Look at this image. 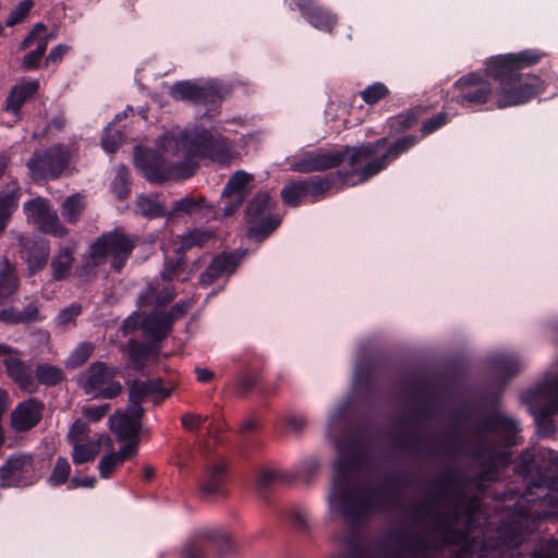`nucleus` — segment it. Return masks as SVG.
<instances>
[{
	"mask_svg": "<svg viewBox=\"0 0 558 558\" xmlns=\"http://www.w3.org/2000/svg\"><path fill=\"white\" fill-rule=\"evenodd\" d=\"M196 377L201 383H208L213 377V373L206 368H197Z\"/></svg>",
	"mask_w": 558,
	"mask_h": 558,
	"instance_id": "obj_59",
	"label": "nucleus"
},
{
	"mask_svg": "<svg viewBox=\"0 0 558 558\" xmlns=\"http://www.w3.org/2000/svg\"><path fill=\"white\" fill-rule=\"evenodd\" d=\"M253 175L244 172L236 171L227 183L222 198L226 202L223 211L226 216L231 215L243 203L247 192L252 187Z\"/></svg>",
	"mask_w": 558,
	"mask_h": 558,
	"instance_id": "obj_17",
	"label": "nucleus"
},
{
	"mask_svg": "<svg viewBox=\"0 0 558 558\" xmlns=\"http://www.w3.org/2000/svg\"><path fill=\"white\" fill-rule=\"evenodd\" d=\"M8 400V392L4 389L0 388V420H2V416L7 410Z\"/></svg>",
	"mask_w": 558,
	"mask_h": 558,
	"instance_id": "obj_61",
	"label": "nucleus"
},
{
	"mask_svg": "<svg viewBox=\"0 0 558 558\" xmlns=\"http://www.w3.org/2000/svg\"><path fill=\"white\" fill-rule=\"evenodd\" d=\"M227 464L225 460L210 462L203 475L201 488L208 496L223 495L226 483Z\"/></svg>",
	"mask_w": 558,
	"mask_h": 558,
	"instance_id": "obj_21",
	"label": "nucleus"
},
{
	"mask_svg": "<svg viewBox=\"0 0 558 558\" xmlns=\"http://www.w3.org/2000/svg\"><path fill=\"white\" fill-rule=\"evenodd\" d=\"M40 319L38 301L31 302L23 311L9 307L0 311V320L4 324H29Z\"/></svg>",
	"mask_w": 558,
	"mask_h": 558,
	"instance_id": "obj_31",
	"label": "nucleus"
},
{
	"mask_svg": "<svg viewBox=\"0 0 558 558\" xmlns=\"http://www.w3.org/2000/svg\"><path fill=\"white\" fill-rule=\"evenodd\" d=\"M155 475H156V471H155L154 466H151L149 464H145L143 466V481L145 483L151 482L155 478Z\"/></svg>",
	"mask_w": 558,
	"mask_h": 558,
	"instance_id": "obj_58",
	"label": "nucleus"
},
{
	"mask_svg": "<svg viewBox=\"0 0 558 558\" xmlns=\"http://www.w3.org/2000/svg\"><path fill=\"white\" fill-rule=\"evenodd\" d=\"M47 27L43 23L34 26L33 31L24 38L21 44L22 49H27L32 45L37 44L35 50L28 52L22 61L25 70H35L40 66L41 59L46 52L49 36L46 35Z\"/></svg>",
	"mask_w": 558,
	"mask_h": 558,
	"instance_id": "obj_18",
	"label": "nucleus"
},
{
	"mask_svg": "<svg viewBox=\"0 0 558 558\" xmlns=\"http://www.w3.org/2000/svg\"><path fill=\"white\" fill-rule=\"evenodd\" d=\"M109 450L110 452L100 459L98 465L102 478L110 477L124 461L132 459L138 452L136 451V442L125 444L119 451Z\"/></svg>",
	"mask_w": 558,
	"mask_h": 558,
	"instance_id": "obj_24",
	"label": "nucleus"
},
{
	"mask_svg": "<svg viewBox=\"0 0 558 558\" xmlns=\"http://www.w3.org/2000/svg\"><path fill=\"white\" fill-rule=\"evenodd\" d=\"M416 119L412 113L399 114L390 120L391 129L396 132H403L414 125Z\"/></svg>",
	"mask_w": 558,
	"mask_h": 558,
	"instance_id": "obj_48",
	"label": "nucleus"
},
{
	"mask_svg": "<svg viewBox=\"0 0 558 558\" xmlns=\"http://www.w3.org/2000/svg\"><path fill=\"white\" fill-rule=\"evenodd\" d=\"M143 320L144 318L138 313L125 319L121 328L123 335L128 336L137 329H143Z\"/></svg>",
	"mask_w": 558,
	"mask_h": 558,
	"instance_id": "obj_49",
	"label": "nucleus"
},
{
	"mask_svg": "<svg viewBox=\"0 0 558 558\" xmlns=\"http://www.w3.org/2000/svg\"><path fill=\"white\" fill-rule=\"evenodd\" d=\"M69 49L70 48L66 45H59L53 48L46 58L45 65L47 66L49 63L56 64L61 62Z\"/></svg>",
	"mask_w": 558,
	"mask_h": 558,
	"instance_id": "obj_52",
	"label": "nucleus"
},
{
	"mask_svg": "<svg viewBox=\"0 0 558 558\" xmlns=\"http://www.w3.org/2000/svg\"><path fill=\"white\" fill-rule=\"evenodd\" d=\"M87 207L86 195L75 193L68 196L61 204V214L68 223H76Z\"/></svg>",
	"mask_w": 558,
	"mask_h": 558,
	"instance_id": "obj_34",
	"label": "nucleus"
},
{
	"mask_svg": "<svg viewBox=\"0 0 558 558\" xmlns=\"http://www.w3.org/2000/svg\"><path fill=\"white\" fill-rule=\"evenodd\" d=\"M10 157L5 154H0V179L5 174L10 165Z\"/></svg>",
	"mask_w": 558,
	"mask_h": 558,
	"instance_id": "obj_62",
	"label": "nucleus"
},
{
	"mask_svg": "<svg viewBox=\"0 0 558 558\" xmlns=\"http://www.w3.org/2000/svg\"><path fill=\"white\" fill-rule=\"evenodd\" d=\"M494 428L496 429H502L507 434V442L509 445H512L513 441L510 439V437H513L517 433V425L512 420L509 418H498L495 422Z\"/></svg>",
	"mask_w": 558,
	"mask_h": 558,
	"instance_id": "obj_51",
	"label": "nucleus"
},
{
	"mask_svg": "<svg viewBox=\"0 0 558 558\" xmlns=\"http://www.w3.org/2000/svg\"><path fill=\"white\" fill-rule=\"evenodd\" d=\"M83 306L80 303H73L62 310L58 316V324L62 328L76 325V318L82 314Z\"/></svg>",
	"mask_w": 558,
	"mask_h": 558,
	"instance_id": "obj_43",
	"label": "nucleus"
},
{
	"mask_svg": "<svg viewBox=\"0 0 558 558\" xmlns=\"http://www.w3.org/2000/svg\"><path fill=\"white\" fill-rule=\"evenodd\" d=\"M284 204L298 206L308 201L303 181L292 182L281 191Z\"/></svg>",
	"mask_w": 558,
	"mask_h": 558,
	"instance_id": "obj_36",
	"label": "nucleus"
},
{
	"mask_svg": "<svg viewBox=\"0 0 558 558\" xmlns=\"http://www.w3.org/2000/svg\"><path fill=\"white\" fill-rule=\"evenodd\" d=\"M138 206L142 213L149 217H161L166 214V208L163 205L151 198L141 197L138 201Z\"/></svg>",
	"mask_w": 558,
	"mask_h": 558,
	"instance_id": "obj_46",
	"label": "nucleus"
},
{
	"mask_svg": "<svg viewBox=\"0 0 558 558\" xmlns=\"http://www.w3.org/2000/svg\"><path fill=\"white\" fill-rule=\"evenodd\" d=\"M71 465L66 458L59 457L49 475V483L53 486H60L69 481Z\"/></svg>",
	"mask_w": 558,
	"mask_h": 558,
	"instance_id": "obj_38",
	"label": "nucleus"
},
{
	"mask_svg": "<svg viewBox=\"0 0 558 558\" xmlns=\"http://www.w3.org/2000/svg\"><path fill=\"white\" fill-rule=\"evenodd\" d=\"M106 449H113V441L107 434H100L96 440H87L73 446L72 458L75 464L92 462L101 451V446Z\"/></svg>",
	"mask_w": 558,
	"mask_h": 558,
	"instance_id": "obj_22",
	"label": "nucleus"
},
{
	"mask_svg": "<svg viewBox=\"0 0 558 558\" xmlns=\"http://www.w3.org/2000/svg\"><path fill=\"white\" fill-rule=\"evenodd\" d=\"M451 101L465 108L488 106L494 109L495 89L490 82L478 73L461 76L448 90Z\"/></svg>",
	"mask_w": 558,
	"mask_h": 558,
	"instance_id": "obj_4",
	"label": "nucleus"
},
{
	"mask_svg": "<svg viewBox=\"0 0 558 558\" xmlns=\"http://www.w3.org/2000/svg\"><path fill=\"white\" fill-rule=\"evenodd\" d=\"M96 483V480L94 477H73L71 480L72 487H93Z\"/></svg>",
	"mask_w": 558,
	"mask_h": 558,
	"instance_id": "obj_57",
	"label": "nucleus"
},
{
	"mask_svg": "<svg viewBox=\"0 0 558 558\" xmlns=\"http://www.w3.org/2000/svg\"><path fill=\"white\" fill-rule=\"evenodd\" d=\"M272 201L268 194H257L250 203L247 213L251 217L250 234L255 238L269 235L280 223V220L270 216Z\"/></svg>",
	"mask_w": 558,
	"mask_h": 558,
	"instance_id": "obj_11",
	"label": "nucleus"
},
{
	"mask_svg": "<svg viewBox=\"0 0 558 558\" xmlns=\"http://www.w3.org/2000/svg\"><path fill=\"white\" fill-rule=\"evenodd\" d=\"M238 259L234 255L226 253L219 254L211 260L210 265L201 276V284L207 287L219 277L223 275H230L231 272L234 271Z\"/></svg>",
	"mask_w": 558,
	"mask_h": 558,
	"instance_id": "obj_25",
	"label": "nucleus"
},
{
	"mask_svg": "<svg viewBox=\"0 0 558 558\" xmlns=\"http://www.w3.org/2000/svg\"><path fill=\"white\" fill-rule=\"evenodd\" d=\"M34 457L29 453H16L9 457L5 463L0 468V480L3 485L17 486L21 483L32 481L34 476Z\"/></svg>",
	"mask_w": 558,
	"mask_h": 558,
	"instance_id": "obj_13",
	"label": "nucleus"
},
{
	"mask_svg": "<svg viewBox=\"0 0 558 558\" xmlns=\"http://www.w3.org/2000/svg\"><path fill=\"white\" fill-rule=\"evenodd\" d=\"M296 5L307 22L315 28L330 33L336 25V16L317 5L314 0H298Z\"/></svg>",
	"mask_w": 558,
	"mask_h": 558,
	"instance_id": "obj_20",
	"label": "nucleus"
},
{
	"mask_svg": "<svg viewBox=\"0 0 558 558\" xmlns=\"http://www.w3.org/2000/svg\"><path fill=\"white\" fill-rule=\"evenodd\" d=\"M183 558H203V548L197 543L186 545L182 551Z\"/></svg>",
	"mask_w": 558,
	"mask_h": 558,
	"instance_id": "obj_56",
	"label": "nucleus"
},
{
	"mask_svg": "<svg viewBox=\"0 0 558 558\" xmlns=\"http://www.w3.org/2000/svg\"><path fill=\"white\" fill-rule=\"evenodd\" d=\"M544 83L537 76L521 75L498 85L495 89L494 106L497 109L519 106L530 101L544 90Z\"/></svg>",
	"mask_w": 558,
	"mask_h": 558,
	"instance_id": "obj_8",
	"label": "nucleus"
},
{
	"mask_svg": "<svg viewBox=\"0 0 558 558\" xmlns=\"http://www.w3.org/2000/svg\"><path fill=\"white\" fill-rule=\"evenodd\" d=\"M447 121V116L444 113H438L432 119L427 120L422 128L423 135H428L442 126Z\"/></svg>",
	"mask_w": 558,
	"mask_h": 558,
	"instance_id": "obj_50",
	"label": "nucleus"
},
{
	"mask_svg": "<svg viewBox=\"0 0 558 558\" xmlns=\"http://www.w3.org/2000/svg\"><path fill=\"white\" fill-rule=\"evenodd\" d=\"M71 150L68 146L57 144L44 150H37L27 161L33 181L58 179L69 167Z\"/></svg>",
	"mask_w": 558,
	"mask_h": 558,
	"instance_id": "obj_6",
	"label": "nucleus"
},
{
	"mask_svg": "<svg viewBox=\"0 0 558 558\" xmlns=\"http://www.w3.org/2000/svg\"><path fill=\"white\" fill-rule=\"evenodd\" d=\"M7 375L19 386L20 389L27 392H35L37 385L33 377V371L26 362L20 359V351L13 350L5 360H2Z\"/></svg>",
	"mask_w": 558,
	"mask_h": 558,
	"instance_id": "obj_19",
	"label": "nucleus"
},
{
	"mask_svg": "<svg viewBox=\"0 0 558 558\" xmlns=\"http://www.w3.org/2000/svg\"><path fill=\"white\" fill-rule=\"evenodd\" d=\"M24 210L40 232L59 239L69 234V230L60 221L57 211L51 208L48 199L41 196L35 197L25 203Z\"/></svg>",
	"mask_w": 558,
	"mask_h": 558,
	"instance_id": "obj_9",
	"label": "nucleus"
},
{
	"mask_svg": "<svg viewBox=\"0 0 558 558\" xmlns=\"http://www.w3.org/2000/svg\"><path fill=\"white\" fill-rule=\"evenodd\" d=\"M170 395V390H166L162 387L160 379L134 380L129 388V407H131V412H133L134 415H143L144 409L141 405L143 401L148 398H154L155 401H159L169 398Z\"/></svg>",
	"mask_w": 558,
	"mask_h": 558,
	"instance_id": "obj_15",
	"label": "nucleus"
},
{
	"mask_svg": "<svg viewBox=\"0 0 558 558\" xmlns=\"http://www.w3.org/2000/svg\"><path fill=\"white\" fill-rule=\"evenodd\" d=\"M183 154L185 160L177 163V180L192 177L197 168L195 158H207L221 165H229L236 154L231 142L220 134L207 130L184 132L177 138V156Z\"/></svg>",
	"mask_w": 558,
	"mask_h": 558,
	"instance_id": "obj_2",
	"label": "nucleus"
},
{
	"mask_svg": "<svg viewBox=\"0 0 558 558\" xmlns=\"http://www.w3.org/2000/svg\"><path fill=\"white\" fill-rule=\"evenodd\" d=\"M417 142L418 137L411 135L392 144H388L387 138H380L356 147L303 151L293 157L290 167L299 172H314L328 170L347 161L348 169L341 172V177L348 185H356L386 169L392 160Z\"/></svg>",
	"mask_w": 558,
	"mask_h": 558,
	"instance_id": "obj_1",
	"label": "nucleus"
},
{
	"mask_svg": "<svg viewBox=\"0 0 558 558\" xmlns=\"http://www.w3.org/2000/svg\"><path fill=\"white\" fill-rule=\"evenodd\" d=\"M90 429L87 423L81 420H76L70 427L68 438L72 445H75L78 442L87 441Z\"/></svg>",
	"mask_w": 558,
	"mask_h": 558,
	"instance_id": "obj_44",
	"label": "nucleus"
},
{
	"mask_svg": "<svg viewBox=\"0 0 558 558\" xmlns=\"http://www.w3.org/2000/svg\"><path fill=\"white\" fill-rule=\"evenodd\" d=\"M543 57L544 53L537 50L494 56L485 61V72L501 85L521 76V70L537 64Z\"/></svg>",
	"mask_w": 558,
	"mask_h": 558,
	"instance_id": "obj_5",
	"label": "nucleus"
},
{
	"mask_svg": "<svg viewBox=\"0 0 558 558\" xmlns=\"http://www.w3.org/2000/svg\"><path fill=\"white\" fill-rule=\"evenodd\" d=\"M172 293L167 292L161 295L160 292H157L155 289H148L147 292L141 296L140 304L142 306L146 305H155L157 308H161L172 301Z\"/></svg>",
	"mask_w": 558,
	"mask_h": 558,
	"instance_id": "obj_40",
	"label": "nucleus"
},
{
	"mask_svg": "<svg viewBox=\"0 0 558 558\" xmlns=\"http://www.w3.org/2000/svg\"><path fill=\"white\" fill-rule=\"evenodd\" d=\"M110 411V404L106 403L98 407H84L83 415L90 422L100 421Z\"/></svg>",
	"mask_w": 558,
	"mask_h": 558,
	"instance_id": "obj_47",
	"label": "nucleus"
},
{
	"mask_svg": "<svg viewBox=\"0 0 558 558\" xmlns=\"http://www.w3.org/2000/svg\"><path fill=\"white\" fill-rule=\"evenodd\" d=\"M177 96L195 102H211L219 97V92L214 85L198 86L190 82H180L177 83Z\"/></svg>",
	"mask_w": 558,
	"mask_h": 558,
	"instance_id": "obj_26",
	"label": "nucleus"
},
{
	"mask_svg": "<svg viewBox=\"0 0 558 558\" xmlns=\"http://www.w3.org/2000/svg\"><path fill=\"white\" fill-rule=\"evenodd\" d=\"M305 186L308 201L315 202L330 187L331 182L325 178L316 177L308 180H302Z\"/></svg>",
	"mask_w": 558,
	"mask_h": 558,
	"instance_id": "obj_37",
	"label": "nucleus"
},
{
	"mask_svg": "<svg viewBox=\"0 0 558 558\" xmlns=\"http://www.w3.org/2000/svg\"><path fill=\"white\" fill-rule=\"evenodd\" d=\"M20 281L16 275V268L8 257H3L0 262V305L12 296L19 289Z\"/></svg>",
	"mask_w": 558,
	"mask_h": 558,
	"instance_id": "obj_29",
	"label": "nucleus"
},
{
	"mask_svg": "<svg viewBox=\"0 0 558 558\" xmlns=\"http://www.w3.org/2000/svg\"><path fill=\"white\" fill-rule=\"evenodd\" d=\"M210 239V233L195 230L186 235H183L178 244H180V250L184 251L190 250L194 246H203Z\"/></svg>",
	"mask_w": 558,
	"mask_h": 558,
	"instance_id": "obj_41",
	"label": "nucleus"
},
{
	"mask_svg": "<svg viewBox=\"0 0 558 558\" xmlns=\"http://www.w3.org/2000/svg\"><path fill=\"white\" fill-rule=\"evenodd\" d=\"M182 426L187 430L197 429L204 422L201 415L187 413L181 417Z\"/></svg>",
	"mask_w": 558,
	"mask_h": 558,
	"instance_id": "obj_53",
	"label": "nucleus"
},
{
	"mask_svg": "<svg viewBox=\"0 0 558 558\" xmlns=\"http://www.w3.org/2000/svg\"><path fill=\"white\" fill-rule=\"evenodd\" d=\"M201 208V202H196L194 198L186 197L177 202V211L194 213Z\"/></svg>",
	"mask_w": 558,
	"mask_h": 558,
	"instance_id": "obj_54",
	"label": "nucleus"
},
{
	"mask_svg": "<svg viewBox=\"0 0 558 558\" xmlns=\"http://www.w3.org/2000/svg\"><path fill=\"white\" fill-rule=\"evenodd\" d=\"M45 403L37 398H28L20 402L10 414L11 428L16 433H25L36 427L43 420Z\"/></svg>",
	"mask_w": 558,
	"mask_h": 558,
	"instance_id": "obj_12",
	"label": "nucleus"
},
{
	"mask_svg": "<svg viewBox=\"0 0 558 558\" xmlns=\"http://www.w3.org/2000/svg\"><path fill=\"white\" fill-rule=\"evenodd\" d=\"M13 348L0 343V357L5 360L10 353H13Z\"/></svg>",
	"mask_w": 558,
	"mask_h": 558,
	"instance_id": "obj_63",
	"label": "nucleus"
},
{
	"mask_svg": "<svg viewBox=\"0 0 558 558\" xmlns=\"http://www.w3.org/2000/svg\"><path fill=\"white\" fill-rule=\"evenodd\" d=\"M143 415H134L131 407L125 412H117L110 417V428L117 435L119 441L126 444L136 442V451L140 446V430L142 427L141 420Z\"/></svg>",
	"mask_w": 558,
	"mask_h": 558,
	"instance_id": "obj_16",
	"label": "nucleus"
},
{
	"mask_svg": "<svg viewBox=\"0 0 558 558\" xmlns=\"http://www.w3.org/2000/svg\"><path fill=\"white\" fill-rule=\"evenodd\" d=\"M38 90L39 83L37 81H26L13 86L5 101V110L20 117L23 105L34 99Z\"/></svg>",
	"mask_w": 558,
	"mask_h": 558,
	"instance_id": "obj_23",
	"label": "nucleus"
},
{
	"mask_svg": "<svg viewBox=\"0 0 558 558\" xmlns=\"http://www.w3.org/2000/svg\"><path fill=\"white\" fill-rule=\"evenodd\" d=\"M33 7V0H23L20 2L7 20V26H14L21 23L29 14Z\"/></svg>",
	"mask_w": 558,
	"mask_h": 558,
	"instance_id": "obj_45",
	"label": "nucleus"
},
{
	"mask_svg": "<svg viewBox=\"0 0 558 558\" xmlns=\"http://www.w3.org/2000/svg\"><path fill=\"white\" fill-rule=\"evenodd\" d=\"M38 383L45 386H56L65 379L63 371L49 363H39L35 369Z\"/></svg>",
	"mask_w": 558,
	"mask_h": 558,
	"instance_id": "obj_35",
	"label": "nucleus"
},
{
	"mask_svg": "<svg viewBox=\"0 0 558 558\" xmlns=\"http://www.w3.org/2000/svg\"><path fill=\"white\" fill-rule=\"evenodd\" d=\"M388 94L389 89L385 84L374 83L361 92V97L366 104L374 105L387 97Z\"/></svg>",
	"mask_w": 558,
	"mask_h": 558,
	"instance_id": "obj_39",
	"label": "nucleus"
},
{
	"mask_svg": "<svg viewBox=\"0 0 558 558\" xmlns=\"http://www.w3.org/2000/svg\"><path fill=\"white\" fill-rule=\"evenodd\" d=\"M21 196V187L13 183L7 192L0 193V235L4 232L9 220Z\"/></svg>",
	"mask_w": 558,
	"mask_h": 558,
	"instance_id": "obj_32",
	"label": "nucleus"
},
{
	"mask_svg": "<svg viewBox=\"0 0 558 558\" xmlns=\"http://www.w3.org/2000/svg\"><path fill=\"white\" fill-rule=\"evenodd\" d=\"M75 244L69 243L61 246L51 260V271L54 280L60 281L66 279L75 262Z\"/></svg>",
	"mask_w": 558,
	"mask_h": 558,
	"instance_id": "obj_28",
	"label": "nucleus"
},
{
	"mask_svg": "<svg viewBox=\"0 0 558 558\" xmlns=\"http://www.w3.org/2000/svg\"><path fill=\"white\" fill-rule=\"evenodd\" d=\"M22 258L27 264L29 276L43 270L50 256V246L46 240L20 235L17 238Z\"/></svg>",
	"mask_w": 558,
	"mask_h": 558,
	"instance_id": "obj_14",
	"label": "nucleus"
},
{
	"mask_svg": "<svg viewBox=\"0 0 558 558\" xmlns=\"http://www.w3.org/2000/svg\"><path fill=\"white\" fill-rule=\"evenodd\" d=\"M136 243V236L126 234L122 230L101 234L90 245L77 270V276L84 280L95 277L97 267L104 264L107 257L110 258L111 267L118 272L121 271Z\"/></svg>",
	"mask_w": 558,
	"mask_h": 558,
	"instance_id": "obj_3",
	"label": "nucleus"
},
{
	"mask_svg": "<svg viewBox=\"0 0 558 558\" xmlns=\"http://www.w3.org/2000/svg\"><path fill=\"white\" fill-rule=\"evenodd\" d=\"M549 404L546 407L545 414H550L558 409V383H551L548 387Z\"/></svg>",
	"mask_w": 558,
	"mask_h": 558,
	"instance_id": "obj_55",
	"label": "nucleus"
},
{
	"mask_svg": "<svg viewBox=\"0 0 558 558\" xmlns=\"http://www.w3.org/2000/svg\"><path fill=\"white\" fill-rule=\"evenodd\" d=\"M353 501L354 493L343 487L341 480H337L329 497L330 510L344 515L349 512Z\"/></svg>",
	"mask_w": 558,
	"mask_h": 558,
	"instance_id": "obj_33",
	"label": "nucleus"
},
{
	"mask_svg": "<svg viewBox=\"0 0 558 558\" xmlns=\"http://www.w3.org/2000/svg\"><path fill=\"white\" fill-rule=\"evenodd\" d=\"M95 348V344L92 342L81 343L72 353L69 365L71 367L83 365L93 355Z\"/></svg>",
	"mask_w": 558,
	"mask_h": 558,
	"instance_id": "obj_42",
	"label": "nucleus"
},
{
	"mask_svg": "<svg viewBox=\"0 0 558 558\" xmlns=\"http://www.w3.org/2000/svg\"><path fill=\"white\" fill-rule=\"evenodd\" d=\"M129 364L135 371L144 369L149 360L158 353V348L151 343H142L135 340L128 342Z\"/></svg>",
	"mask_w": 558,
	"mask_h": 558,
	"instance_id": "obj_30",
	"label": "nucleus"
},
{
	"mask_svg": "<svg viewBox=\"0 0 558 558\" xmlns=\"http://www.w3.org/2000/svg\"><path fill=\"white\" fill-rule=\"evenodd\" d=\"M134 163L150 182L163 183L172 178V165L167 162L158 150L136 146L134 148Z\"/></svg>",
	"mask_w": 558,
	"mask_h": 558,
	"instance_id": "obj_10",
	"label": "nucleus"
},
{
	"mask_svg": "<svg viewBox=\"0 0 558 558\" xmlns=\"http://www.w3.org/2000/svg\"><path fill=\"white\" fill-rule=\"evenodd\" d=\"M64 124H65V120H64V118H62V117H57V118L52 119V120L49 122V124H48V125H47V128H46V131H49L50 129H54V130H57V131H60V130H62V129H63Z\"/></svg>",
	"mask_w": 558,
	"mask_h": 558,
	"instance_id": "obj_60",
	"label": "nucleus"
},
{
	"mask_svg": "<svg viewBox=\"0 0 558 558\" xmlns=\"http://www.w3.org/2000/svg\"><path fill=\"white\" fill-rule=\"evenodd\" d=\"M118 371L105 362L90 364L81 375L80 386L94 398L113 399L122 392V386L116 380Z\"/></svg>",
	"mask_w": 558,
	"mask_h": 558,
	"instance_id": "obj_7",
	"label": "nucleus"
},
{
	"mask_svg": "<svg viewBox=\"0 0 558 558\" xmlns=\"http://www.w3.org/2000/svg\"><path fill=\"white\" fill-rule=\"evenodd\" d=\"M171 142H172V137L163 136V137H160L157 145L161 150H166L167 145H169Z\"/></svg>",
	"mask_w": 558,
	"mask_h": 558,
	"instance_id": "obj_64",
	"label": "nucleus"
},
{
	"mask_svg": "<svg viewBox=\"0 0 558 558\" xmlns=\"http://www.w3.org/2000/svg\"><path fill=\"white\" fill-rule=\"evenodd\" d=\"M171 315L155 311L143 320V331L147 338L160 341L171 329Z\"/></svg>",
	"mask_w": 558,
	"mask_h": 558,
	"instance_id": "obj_27",
	"label": "nucleus"
}]
</instances>
